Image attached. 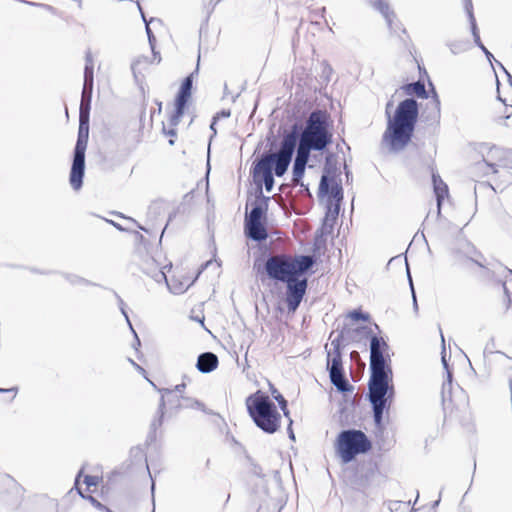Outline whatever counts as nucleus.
Segmentation results:
<instances>
[{
    "instance_id": "28",
    "label": "nucleus",
    "mask_w": 512,
    "mask_h": 512,
    "mask_svg": "<svg viewBox=\"0 0 512 512\" xmlns=\"http://www.w3.org/2000/svg\"><path fill=\"white\" fill-rule=\"evenodd\" d=\"M181 399L183 401L182 409L183 408L199 409L206 414H211V411L207 410L204 403H202L201 401L194 399V398H190V397H184V396H181Z\"/></svg>"
},
{
    "instance_id": "60",
    "label": "nucleus",
    "mask_w": 512,
    "mask_h": 512,
    "mask_svg": "<svg viewBox=\"0 0 512 512\" xmlns=\"http://www.w3.org/2000/svg\"><path fill=\"white\" fill-rule=\"evenodd\" d=\"M130 362L133 364V366L138 370V371H141V372H145V370L139 366L137 363H135L133 360L130 359Z\"/></svg>"
},
{
    "instance_id": "53",
    "label": "nucleus",
    "mask_w": 512,
    "mask_h": 512,
    "mask_svg": "<svg viewBox=\"0 0 512 512\" xmlns=\"http://www.w3.org/2000/svg\"><path fill=\"white\" fill-rule=\"evenodd\" d=\"M291 425H292V420L289 418L288 434H289V438L294 441L295 440V435H294V432H293V430L291 428Z\"/></svg>"
},
{
    "instance_id": "9",
    "label": "nucleus",
    "mask_w": 512,
    "mask_h": 512,
    "mask_svg": "<svg viewBox=\"0 0 512 512\" xmlns=\"http://www.w3.org/2000/svg\"><path fill=\"white\" fill-rule=\"evenodd\" d=\"M371 448V441L361 430H342L336 439V451L343 463L353 461L357 455L365 454Z\"/></svg>"
},
{
    "instance_id": "56",
    "label": "nucleus",
    "mask_w": 512,
    "mask_h": 512,
    "mask_svg": "<svg viewBox=\"0 0 512 512\" xmlns=\"http://www.w3.org/2000/svg\"><path fill=\"white\" fill-rule=\"evenodd\" d=\"M474 39V42L475 44L479 47V48H483L484 44L482 43L481 39H480V36H477L476 38H473Z\"/></svg>"
},
{
    "instance_id": "33",
    "label": "nucleus",
    "mask_w": 512,
    "mask_h": 512,
    "mask_svg": "<svg viewBox=\"0 0 512 512\" xmlns=\"http://www.w3.org/2000/svg\"><path fill=\"white\" fill-rule=\"evenodd\" d=\"M348 317L354 321H368L370 316L368 313H364L360 309H355L349 312Z\"/></svg>"
},
{
    "instance_id": "49",
    "label": "nucleus",
    "mask_w": 512,
    "mask_h": 512,
    "mask_svg": "<svg viewBox=\"0 0 512 512\" xmlns=\"http://www.w3.org/2000/svg\"><path fill=\"white\" fill-rule=\"evenodd\" d=\"M30 4L35 5V6H41V7L45 8L46 10L50 11L51 13L55 12V8L48 4H40V3H32V2Z\"/></svg>"
},
{
    "instance_id": "50",
    "label": "nucleus",
    "mask_w": 512,
    "mask_h": 512,
    "mask_svg": "<svg viewBox=\"0 0 512 512\" xmlns=\"http://www.w3.org/2000/svg\"><path fill=\"white\" fill-rule=\"evenodd\" d=\"M230 110H222L219 113H217L215 116H217V120L219 118H228L230 117Z\"/></svg>"
},
{
    "instance_id": "8",
    "label": "nucleus",
    "mask_w": 512,
    "mask_h": 512,
    "mask_svg": "<svg viewBox=\"0 0 512 512\" xmlns=\"http://www.w3.org/2000/svg\"><path fill=\"white\" fill-rule=\"evenodd\" d=\"M269 201L270 197L263 195L262 188H259L251 210L245 215L244 233L253 241L262 242L268 238L266 219Z\"/></svg>"
},
{
    "instance_id": "62",
    "label": "nucleus",
    "mask_w": 512,
    "mask_h": 512,
    "mask_svg": "<svg viewBox=\"0 0 512 512\" xmlns=\"http://www.w3.org/2000/svg\"><path fill=\"white\" fill-rule=\"evenodd\" d=\"M474 254V250L471 249V246L468 245V250L465 251V255L468 257V255H473Z\"/></svg>"
},
{
    "instance_id": "4",
    "label": "nucleus",
    "mask_w": 512,
    "mask_h": 512,
    "mask_svg": "<svg viewBox=\"0 0 512 512\" xmlns=\"http://www.w3.org/2000/svg\"><path fill=\"white\" fill-rule=\"evenodd\" d=\"M316 259L313 255L287 254L269 255L264 263V272L271 280L287 282L294 276L306 275L315 265Z\"/></svg>"
},
{
    "instance_id": "27",
    "label": "nucleus",
    "mask_w": 512,
    "mask_h": 512,
    "mask_svg": "<svg viewBox=\"0 0 512 512\" xmlns=\"http://www.w3.org/2000/svg\"><path fill=\"white\" fill-rule=\"evenodd\" d=\"M306 166H307V164H305V163L296 162V161L293 162L292 181L296 185H298V184L303 185V183L301 181H302V178H303V176L305 174Z\"/></svg>"
},
{
    "instance_id": "17",
    "label": "nucleus",
    "mask_w": 512,
    "mask_h": 512,
    "mask_svg": "<svg viewBox=\"0 0 512 512\" xmlns=\"http://www.w3.org/2000/svg\"><path fill=\"white\" fill-rule=\"evenodd\" d=\"M431 174H432L433 190H434V193L436 196V202H437V215L440 216L443 200L446 196H448V186L441 179L440 175L433 170V168L431 169Z\"/></svg>"
},
{
    "instance_id": "43",
    "label": "nucleus",
    "mask_w": 512,
    "mask_h": 512,
    "mask_svg": "<svg viewBox=\"0 0 512 512\" xmlns=\"http://www.w3.org/2000/svg\"><path fill=\"white\" fill-rule=\"evenodd\" d=\"M84 483L90 487V486H96L98 481H97V477L95 476H91V475H86L84 477Z\"/></svg>"
},
{
    "instance_id": "18",
    "label": "nucleus",
    "mask_w": 512,
    "mask_h": 512,
    "mask_svg": "<svg viewBox=\"0 0 512 512\" xmlns=\"http://www.w3.org/2000/svg\"><path fill=\"white\" fill-rule=\"evenodd\" d=\"M218 357L212 352L201 353L196 362V368L201 373H210L215 370L218 366Z\"/></svg>"
},
{
    "instance_id": "48",
    "label": "nucleus",
    "mask_w": 512,
    "mask_h": 512,
    "mask_svg": "<svg viewBox=\"0 0 512 512\" xmlns=\"http://www.w3.org/2000/svg\"><path fill=\"white\" fill-rule=\"evenodd\" d=\"M185 387H186V384L183 382V383H181V384L176 385V386L174 387V389H170V390H171V391H173V393H175V394H177V395H178L179 393H182V392H183V390L185 389Z\"/></svg>"
},
{
    "instance_id": "44",
    "label": "nucleus",
    "mask_w": 512,
    "mask_h": 512,
    "mask_svg": "<svg viewBox=\"0 0 512 512\" xmlns=\"http://www.w3.org/2000/svg\"><path fill=\"white\" fill-rule=\"evenodd\" d=\"M502 287H503L504 297L507 301V305L509 306L512 303V295L506 286V282H502Z\"/></svg>"
},
{
    "instance_id": "64",
    "label": "nucleus",
    "mask_w": 512,
    "mask_h": 512,
    "mask_svg": "<svg viewBox=\"0 0 512 512\" xmlns=\"http://www.w3.org/2000/svg\"><path fill=\"white\" fill-rule=\"evenodd\" d=\"M506 113H507L506 118H509L510 114L512 113V106H510L509 108L506 107Z\"/></svg>"
},
{
    "instance_id": "6",
    "label": "nucleus",
    "mask_w": 512,
    "mask_h": 512,
    "mask_svg": "<svg viewBox=\"0 0 512 512\" xmlns=\"http://www.w3.org/2000/svg\"><path fill=\"white\" fill-rule=\"evenodd\" d=\"M245 404L249 416L262 431L273 434L279 429L281 416L268 395L258 390L246 398Z\"/></svg>"
},
{
    "instance_id": "37",
    "label": "nucleus",
    "mask_w": 512,
    "mask_h": 512,
    "mask_svg": "<svg viewBox=\"0 0 512 512\" xmlns=\"http://www.w3.org/2000/svg\"><path fill=\"white\" fill-rule=\"evenodd\" d=\"M65 279L70 282L71 284L73 285H78V284H90V282L78 275H74V274H65L64 275Z\"/></svg>"
},
{
    "instance_id": "40",
    "label": "nucleus",
    "mask_w": 512,
    "mask_h": 512,
    "mask_svg": "<svg viewBox=\"0 0 512 512\" xmlns=\"http://www.w3.org/2000/svg\"><path fill=\"white\" fill-rule=\"evenodd\" d=\"M407 276H408L409 285H410V289H411V293H412V298H413V307H414V310L417 311L418 310V304H417V300H416V293H415V290H414V285H413L412 277L410 275L409 270H407Z\"/></svg>"
},
{
    "instance_id": "41",
    "label": "nucleus",
    "mask_w": 512,
    "mask_h": 512,
    "mask_svg": "<svg viewBox=\"0 0 512 512\" xmlns=\"http://www.w3.org/2000/svg\"><path fill=\"white\" fill-rule=\"evenodd\" d=\"M432 104L434 106V109H435L437 115H439L440 114V100L437 95V92L435 91V88H433Z\"/></svg>"
},
{
    "instance_id": "35",
    "label": "nucleus",
    "mask_w": 512,
    "mask_h": 512,
    "mask_svg": "<svg viewBox=\"0 0 512 512\" xmlns=\"http://www.w3.org/2000/svg\"><path fill=\"white\" fill-rule=\"evenodd\" d=\"M466 13H467V16H468V19L470 22L472 36H473V38H476L477 36H480V35H479V30L477 27L476 19L474 17L473 9L467 10Z\"/></svg>"
},
{
    "instance_id": "25",
    "label": "nucleus",
    "mask_w": 512,
    "mask_h": 512,
    "mask_svg": "<svg viewBox=\"0 0 512 512\" xmlns=\"http://www.w3.org/2000/svg\"><path fill=\"white\" fill-rule=\"evenodd\" d=\"M327 370L329 374L344 371L341 352H327Z\"/></svg>"
},
{
    "instance_id": "39",
    "label": "nucleus",
    "mask_w": 512,
    "mask_h": 512,
    "mask_svg": "<svg viewBox=\"0 0 512 512\" xmlns=\"http://www.w3.org/2000/svg\"><path fill=\"white\" fill-rule=\"evenodd\" d=\"M271 393L273 398L278 402L279 406L287 405V400L278 392V390L271 385Z\"/></svg>"
},
{
    "instance_id": "52",
    "label": "nucleus",
    "mask_w": 512,
    "mask_h": 512,
    "mask_svg": "<svg viewBox=\"0 0 512 512\" xmlns=\"http://www.w3.org/2000/svg\"><path fill=\"white\" fill-rule=\"evenodd\" d=\"M392 107H393V102L392 101H388V103L386 104V108H385V113H386V116H387V120L389 119V116H391L390 110H391Z\"/></svg>"
},
{
    "instance_id": "24",
    "label": "nucleus",
    "mask_w": 512,
    "mask_h": 512,
    "mask_svg": "<svg viewBox=\"0 0 512 512\" xmlns=\"http://www.w3.org/2000/svg\"><path fill=\"white\" fill-rule=\"evenodd\" d=\"M93 86H83L81 102L79 107V115L90 116L92 102Z\"/></svg>"
},
{
    "instance_id": "1",
    "label": "nucleus",
    "mask_w": 512,
    "mask_h": 512,
    "mask_svg": "<svg viewBox=\"0 0 512 512\" xmlns=\"http://www.w3.org/2000/svg\"><path fill=\"white\" fill-rule=\"evenodd\" d=\"M370 337V379L368 382V400L372 407L373 420L379 429L383 427V416L388 410L394 398V386L392 384V370L389 365V355L386 341L377 335L367 326L356 329Z\"/></svg>"
},
{
    "instance_id": "47",
    "label": "nucleus",
    "mask_w": 512,
    "mask_h": 512,
    "mask_svg": "<svg viewBox=\"0 0 512 512\" xmlns=\"http://www.w3.org/2000/svg\"><path fill=\"white\" fill-rule=\"evenodd\" d=\"M85 67H94L93 57L90 51L85 55Z\"/></svg>"
},
{
    "instance_id": "30",
    "label": "nucleus",
    "mask_w": 512,
    "mask_h": 512,
    "mask_svg": "<svg viewBox=\"0 0 512 512\" xmlns=\"http://www.w3.org/2000/svg\"><path fill=\"white\" fill-rule=\"evenodd\" d=\"M471 249L474 250L473 255H468V259L478 265L481 268H486L483 262L484 256L481 252L477 251L474 246H471Z\"/></svg>"
},
{
    "instance_id": "15",
    "label": "nucleus",
    "mask_w": 512,
    "mask_h": 512,
    "mask_svg": "<svg viewBox=\"0 0 512 512\" xmlns=\"http://www.w3.org/2000/svg\"><path fill=\"white\" fill-rule=\"evenodd\" d=\"M337 172V167L331 161V156H327L323 168V174L319 183V194H328L332 185H335L334 178Z\"/></svg>"
},
{
    "instance_id": "12",
    "label": "nucleus",
    "mask_w": 512,
    "mask_h": 512,
    "mask_svg": "<svg viewBox=\"0 0 512 512\" xmlns=\"http://www.w3.org/2000/svg\"><path fill=\"white\" fill-rule=\"evenodd\" d=\"M161 399L158 407V417L154 419L150 426V432L148 438L153 441L156 438V429L160 427L163 423V417L165 414L166 402L169 404L170 409H174L175 413H177L180 409H182L183 403H181V396L173 393L170 389H161Z\"/></svg>"
},
{
    "instance_id": "55",
    "label": "nucleus",
    "mask_w": 512,
    "mask_h": 512,
    "mask_svg": "<svg viewBox=\"0 0 512 512\" xmlns=\"http://www.w3.org/2000/svg\"><path fill=\"white\" fill-rule=\"evenodd\" d=\"M216 121H217V116H214L212 123L210 125V129L213 131V135H216V133H217L216 129H215Z\"/></svg>"
},
{
    "instance_id": "34",
    "label": "nucleus",
    "mask_w": 512,
    "mask_h": 512,
    "mask_svg": "<svg viewBox=\"0 0 512 512\" xmlns=\"http://www.w3.org/2000/svg\"><path fill=\"white\" fill-rule=\"evenodd\" d=\"M466 13H467V16H468V19L470 22L472 36H473V38H476L477 36H480V35H479V30L477 27L476 19L474 17L473 9L467 10Z\"/></svg>"
},
{
    "instance_id": "51",
    "label": "nucleus",
    "mask_w": 512,
    "mask_h": 512,
    "mask_svg": "<svg viewBox=\"0 0 512 512\" xmlns=\"http://www.w3.org/2000/svg\"><path fill=\"white\" fill-rule=\"evenodd\" d=\"M483 53L485 54V56L487 57V59L491 62L492 59H494L492 53L485 47L483 46V48H480Z\"/></svg>"
},
{
    "instance_id": "10",
    "label": "nucleus",
    "mask_w": 512,
    "mask_h": 512,
    "mask_svg": "<svg viewBox=\"0 0 512 512\" xmlns=\"http://www.w3.org/2000/svg\"><path fill=\"white\" fill-rule=\"evenodd\" d=\"M284 284L286 285L285 303L288 311L294 313L306 295L308 280L305 275L294 276Z\"/></svg>"
},
{
    "instance_id": "5",
    "label": "nucleus",
    "mask_w": 512,
    "mask_h": 512,
    "mask_svg": "<svg viewBox=\"0 0 512 512\" xmlns=\"http://www.w3.org/2000/svg\"><path fill=\"white\" fill-rule=\"evenodd\" d=\"M296 130V142L298 138L307 144L313 146L317 151H324L332 143V133L329 129V115L326 111L314 110L306 119L305 126L302 128L295 123L289 131H285L283 135L291 133L294 127Z\"/></svg>"
},
{
    "instance_id": "26",
    "label": "nucleus",
    "mask_w": 512,
    "mask_h": 512,
    "mask_svg": "<svg viewBox=\"0 0 512 512\" xmlns=\"http://www.w3.org/2000/svg\"><path fill=\"white\" fill-rule=\"evenodd\" d=\"M446 45L453 55L464 53L471 48V43L468 39L448 41Z\"/></svg>"
},
{
    "instance_id": "16",
    "label": "nucleus",
    "mask_w": 512,
    "mask_h": 512,
    "mask_svg": "<svg viewBox=\"0 0 512 512\" xmlns=\"http://www.w3.org/2000/svg\"><path fill=\"white\" fill-rule=\"evenodd\" d=\"M168 267L171 268L172 265L169 264ZM165 268H167V266L160 268L153 258L146 259L141 266L142 271L157 283H167V277L164 272Z\"/></svg>"
},
{
    "instance_id": "61",
    "label": "nucleus",
    "mask_w": 512,
    "mask_h": 512,
    "mask_svg": "<svg viewBox=\"0 0 512 512\" xmlns=\"http://www.w3.org/2000/svg\"><path fill=\"white\" fill-rule=\"evenodd\" d=\"M166 134L172 137L176 136V130L174 128H171L168 131H166Z\"/></svg>"
},
{
    "instance_id": "13",
    "label": "nucleus",
    "mask_w": 512,
    "mask_h": 512,
    "mask_svg": "<svg viewBox=\"0 0 512 512\" xmlns=\"http://www.w3.org/2000/svg\"><path fill=\"white\" fill-rule=\"evenodd\" d=\"M325 194H319V196H324ZM327 199V205H326V213L325 218L322 225V233L329 232L327 227L329 226V229H332L334 222L337 220L341 202L343 200V189L341 185L335 184L332 185L331 190H329Z\"/></svg>"
},
{
    "instance_id": "31",
    "label": "nucleus",
    "mask_w": 512,
    "mask_h": 512,
    "mask_svg": "<svg viewBox=\"0 0 512 512\" xmlns=\"http://www.w3.org/2000/svg\"><path fill=\"white\" fill-rule=\"evenodd\" d=\"M500 167L512 169V150L511 149L504 148V153L501 158Z\"/></svg>"
},
{
    "instance_id": "23",
    "label": "nucleus",
    "mask_w": 512,
    "mask_h": 512,
    "mask_svg": "<svg viewBox=\"0 0 512 512\" xmlns=\"http://www.w3.org/2000/svg\"><path fill=\"white\" fill-rule=\"evenodd\" d=\"M331 383L339 392L347 393L353 391V386L347 380L344 371L329 374Z\"/></svg>"
},
{
    "instance_id": "45",
    "label": "nucleus",
    "mask_w": 512,
    "mask_h": 512,
    "mask_svg": "<svg viewBox=\"0 0 512 512\" xmlns=\"http://www.w3.org/2000/svg\"><path fill=\"white\" fill-rule=\"evenodd\" d=\"M342 335H339L336 339L332 340L331 345L333 347L332 352H341L340 348V338Z\"/></svg>"
},
{
    "instance_id": "46",
    "label": "nucleus",
    "mask_w": 512,
    "mask_h": 512,
    "mask_svg": "<svg viewBox=\"0 0 512 512\" xmlns=\"http://www.w3.org/2000/svg\"><path fill=\"white\" fill-rule=\"evenodd\" d=\"M442 364L444 366V368L446 369V372H447V380L449 383H451V380H452V373L449 371L448 369V363H447V360L445 358V355H442Z\"/></svg>"
},
{
    "instance_id": "7",
    "label": "nucleus",
    "mask_w": 512,
    "mask_h": 512,
    "mask_svg": "<svg viewBox=\"0 0 512 512\" xmlns=\"http://www.w3.org/2000/svg\"><path fill=\"white\" fill-rule=\"evenodd\" d=\"M89 119L90 116L79 115L78 135L69 173V183L75 191H79L83 186V179L85 175V152L89 139Z\"/></svg>"
},
{
    "instance_id": "32",
    "label": "nucleus",
    "mask_w": 512,
    "mask_h": 512,
    "mask_svg": "<svg viewBox=\"0 0 512 512\" xmlns=\"http://www.w3.org/2000/svg\"><path fill=\"white\" fill-rule=\"evenodd\" d=\"M117 298H118V301H119V305H120L121 313H122V314H123V316L125 317V319H126V321H127L128 325H129V327H130L131 331H132V332H133V334H134L136 344H137V345H140V339L138 338L137 333H136V332H135V330L133 329V326H132V324H131V322H130L129 316H128V314H127L126 310H125L124 302H123V300H122L119 296H117Z\"/></svg>"
},
{
    "instance_id": "38",
    "label": "nucleus",
    "mask_w": 512,
    "mask_h": 512,
    "mask_svg": "<svg viewBox=\"0 0 512 512\" xmlns=\"http://www.w3.org/2000/svg\"><path fill=\"white\" fill-rule=\"evenodd\" d=\"M145 30H146V33H147V36H148V41H149V45L152 49V52L154 54V57H156V52H155V43H156V37L154 36L150 26L146 23V27H145Z\"/></svg>"
},
{
    "instance_id": "2",
    "label": "nucleus",
    "mask_w": 512,
    "mask_h": 512,
    "mask_svg": "<svg viewBox=\"0 0 512 512\" xmlns=\"http://www.w3.org/2000/svg\"><path fill=\"white\" fill-rule=\"evenodd\" d=\"M296 130L295 126L291 133L282 136L276 151H265L253 162V177L258 189L263 183L266 191L271 192L275 184L274 175L282 177L287 172L295 151Z\"/></svg>"
},
{
    "instance_id": "59",
    "label": "nucleus",
    "mask_w": 512,
    "mask_h": 512,
    "mask_svg": "<svg viewBox=\"0 0 512 512\" xmlns=\"http://www.w3.org/2000/svg\"><path fill=\"white\" fill-rule=\"evenodd\" d=\"M287 406H288V404H287V405H285V406H280V408H281V410L283 411L284 415H285L286 417H289V410H288Z\"/></svg>"
},
{
    "instance_id": "20",
    "label": "nucleus",
    "mask_w": 512,
    "mask_h": 512,
    "mask_svg": "<svg viewBox=\"0 0 512 512\" xmlns=\"http://www.w3.org/2000/svg\"><path fill=\"white\" fill-rule=\"evenodd\" d=\"M504 153V148L493 146L487 152L484 158L485 164L492 169L493 173H497V167H500L501 158Z\"/></svg>"
},
{
    "instance_id": "11",
    "label": "nucleus",
    "mask_w": 512,
    "mask_h": 512,
    "mask_svg": "<svg viewBox=\"0 0 512 512\" xmlns=\"http://www.w3.org/2000/svg\"><path fill=\"white\" fill-rule=\"evenodd\" d=\"M197 71L198 67L196 68L195 73H197ZM193 77L194 72L186 76L180 85L179 91L175 98V110L170 117L171 126H177L185 113V109L192 94Z\"/></svg>"
},
{
    "instance_id": "19",
    "label": "nucleus",
    "mask_w": 512,
    "mask_h": 512,
    "mask_svg": "<svg viewBox=\"0 0 512 512\" xmlns=\"http://www.w3.org/2000/svg\"><path fill=\"white\" fill-rule=\"evenodd\" d=\"M374 9L379 11L386 20V23L390 30H393V20L396 18V14L391 10L389 3L386 0H365Z\"/></svg>"
},
{
    "instance_id": "22",
    "label": "nucleus",
    "mask_w": 512,
    "mask_h": 512,
    "mask_svg": "<svg viewBox=\"0 0 512 512\" xmlns=\"http://www.w3.org/2000/svg\"><path fill=\"white\" fill-rule=\"evenodd\" d=\"M311 151H317V149L298 138L294 151V153L296 152L294 161L307 164Z\"/></svg>"
},
{
    "instance_id": "54",
    "label": "nucleus",
    "mask_w": 512,
    "mask_h": 512,
    "mask_svg": "<svg viewBox=\"0 0 512 512\" xmlns=\"http://www.w3.org/2000/svg\"><path fill=\"white\" fill-rule=\"evenodd\" d=\"M463 1H464L465 11L473 9L472 0H463Z\"/></svg>"
},
{
    "instance_id": "29",
    "label": "nucleus",
    "mask_w": 512,
    "mask_h": 512,
    "mask_svg": "<svg viewBox=\"0 0 512 512\" xmlns=\"http://www.w3.org/2000/svg\"><path fill=\"white\" fill-rule=\"evenodd\" d=\"M94 85V67H84L83 86Z\"/></svg>"
},
{
    "instance_id": "3",
    "label": "nucleus",
    "mask_w": 512,
    "mask_h": 512,
    "mask_svg": "<svg viewBox=\"0 0 512 512\" xmlns=\"http://www.w3.org/2000/svg\"><path fill=\"white\" fill-rule=\"evenodd\" d=\"M419 115L418 103L414 98L401 101L393 116H389L382 143L392 152L404 149L411 141Z\"/></svg>"
},
{
    "instance_id": "21",
    "label": "nucleus",
    "mask_w": 512,
    "mask_h": 512,
    "mask_svg": "<svg viewBox=\"0 0 512 512\" xmlns=\"http://www.w3.org/2000/svg\"><path fill=\"white\" fill-rule=\"evenodd\" d=\"M406 95H415L418 98L427 99L428 92L426 91L425 85L422 81L418 80L412 83H407L400 88Z\"/></svg>"
},
{
    "instance_id": "14",
    "label": "nucleus",
    "mask_w": 512,
    "mask_h": 512,
    "mask_svg": "<svg viewBox=\"0 0 512 512\" xmlns=\"http://www.w3.org/2000/svg\"><path fill=\"white\" fill-rule=\"evenodd\" d=\"M0 485L5 487L11 496L10 499L7 500L9 505L14 507L19 506L24 494L22 486L13 477L7 474L0 476Z\"/></svg>"
},
{
    "instance_id": "58",
    "label": "nucleus",
    "mask_w": 512,
    "mask_h": 512,
    "mask_svg": "<svg viewBox=\"0 0 512 512\" xmlns=\"http://www.w3.org/2000/svg\"><path fill=\"white\" fill-rule=\"evenodd\" d=\"M11 391H14L16 393L17 392V387H12L10 389L0 388V393L11 392Z\"/></svg>"
},
{
    "instance_id": "36",
    "label": "nucleus",
    "mask_w": 512,
    "mask_h": 512,
    "mask_svg": "<svg viewBox=\"0 0 512 512\" xmlns=\"http://www.w3.org/2000/svg\"><path fill=\"white\" fill-rule=\"evenodd\" d=\"M78 493L79 495L84 498V499H88L90 501V503L95 507L97 508L98 510H101V511H105L106 512V509H108L107 506H105L104 504H102L101 502H99L96 498H94L93 496H85L79 489H78Z\"/></svg>"
},
{
    "instance_id": "42",
    "label": "nucleus",
    "mask_w": 512,
    "mask_h": 512,
    "mask_svg": "<svg viewBox=\"0 0 512 512\" xmlns=\"http://www.w3.org/2000/svg\"><path fill=\"white\" fill-rule=\"evenodd\" d=\"M147 58L143 57V58H138L137 60H135L132 64H131V70L133 72V75L135 78H137V67L141 64V62H146Z\"/></svg>"
},
{
    "instance_id": "57",
    "label": "nucleus",
    "mask_w": 512,
    "mask_h": 512,
    "mask_svg": "<svg viewBox=\"0 0 512 512\" xmlns=\"http://www.w3.org/2000/svg\"><path fill=\"white\" fill-rule=\"evenodd\" d=\"M108 222H109L110 224H112L116 229H118V230H120V231H123V230H124V229H123V227H122L120 224H118V223H116V222H114V221H112V220H110V221H108Z\"/></svg>"
},
{
    "instance_id": "63",
    "label": "nucleus",
    "mask_w": 512,
    "mask_h": 512,
    "mask_svg": "<svg viewBox=\"0 0 512 512\" xmlns=\"http://www.w3.org/2000/svg\"><path fill=\"white\" fill-rule=\"evenodd\" d=\"M325 13H326V8L325 7H322L321 9H319V15L322 18L325 16Z\"/></svg>"
}]
</instances>
